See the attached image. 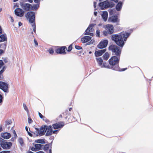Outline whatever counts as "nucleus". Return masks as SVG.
I'll return each instance as SVG.
<instances>
[{
    "instance_id": "nucleus-1",
    "label": "nucleus",
    "mask_w": 153,
    "mask_h": 153,
    "mask_svg": "<svg viewBox=\"0 0 153 153\" xmlns=\"http://www.w3.org/2000/svg\"><path fill=\"white\" fill-rule=\"evenodd\" d=\"M130 33H128L122 32L118 34H113L111 36L112 40L121 47H123L124 44V42L126 41Z\"/></svg>"
},
{
    "instance_id": "nucleus-2",
    "label": "nucleus",
    "mask_w": 153,
    "mask_h": 153,
    "mask_svg": "<svg viewBox=\"0 0 153 153\" xmlns=\"http://www.w3.org/2000/svg\"><path fill=\"white\" fill-rule=\"evenodd\" d=\"M25 16L27 20L33 27L34 32L36 33L35 14L34 12L29 11L25 14Z\"/></svg>"
},
{
    "instance_id": "nucleus-3",
    "label": "nucleus",
    "mask_w": 153,
    "mask_h": 153,
    "mask_svg": "<svg viewBox=\"0 0 153 153\" xmlns=\"http://www.w3.org/2000/svg\"><path fill=\"white\" fill-rule=\"evenodd\" d=\"M120 59V57L116 56H112L108 60L111 69L114 70H119V66L117 65Z\"/></svg>"
},
{
    "instance_id": "nucleus-4",
    "label": "nucleus",
    "mask_w": 153,
    "mask_h": 153,
    "mask_svg": "<svg viewBox=\"0 0 153 153\" xmlns=\"http://www.w3.org/2000/svg\"><path fill=\"white\" fill-rule=\"evenodd\" d=\"M108 49L109 51H111L113 55H114L117 56H120L121 50L119 47L115 45H111L109 47Z\"/></svg>"
},
{
    "instance_id": "nucleus-5",
    "label": "nucleus",
    "mask_w": 153,
    "mask_h": 153,
    "mask_svg": "<svg viewBox=\"0 0 153 153\" xmlns=\"http://www.w3.org/2000/svg\"><path fill=\"white\" fill-rule=\"evenodd\" d=\"M99 6L102 9H104L109 7L112 8L114 7V4L112 2L110 3L108 0H106L103 2L100 3Z\"/></svg>"
},
{
    "instance_id": "nucleus-6",
    "label": "nucleus",
    "mask_w": 153,
    "mask_h": 153,
    "mask_svg": "<svg viewBox=\"0 0 153 153\" xmlns=\"http://www.w3.org/2000/svg\"><path fill=\"white\" fill-rule=\"evenodd\" d=\"M66 50H67V48L65 46H57L55 49V51L57 53L65 54L66 53L65 52Z\"/></svg>"
},
{
    "instance_id": "nucleus-7",
    "label": "nucleus",
    "mask_w": 153,
    "mask_h": 153,
    "mask_svg": "<svg viewBox=\"0 0 153 153\" xmlns=\"http://www.w3.org/2000/svg\"><path fill=\"white\" fill-rule=\"evenodd\" d=\"M0 144L4 149H7L10 148V142H6L1 137H0Z\"/></svg>"
},
{
    "instance_id": "nucleus-8",
    "label": "nucleus",
    "mask_w": 153,
    "mask_h": 153,
    "mask_svg": "<svg viewBox=\"0 0 153 153\" xmlns=\"http://www.w3.org/2000/svg\"><path fill=\"white\" fill-rule=\"evenodd\" d=\"M38 134L40 136H42L45 134L47 129V126L44 125L41 127L40 130L36 128Z\"/></svg>"
},
{
    "instance_id": "nucleus-9",
    "label": "nucleus",
    "mask_w": 153,
    "mask_h": 153,
    "mask_svg": "<svg viewBox=\"0 0 153 153\" xmlns=\"http://www.w3.org/2000/svg\"><path fill=\"white\" fill-rule=\"evenodd\" d=\"M21 6L22 8L26 11L33 10L32 8L33 7L30 4L22 3L21 4Z\"/></svg>"
},
{
    "instance_id": "nucleus-10",
    "label": "nucleus",
    "mask_w": 153,
    "mask_h": 153,
    "mask_svg": "<svg viewBox=\"0 0 153 153\" xmlns=\"http://www.w3.org/2000/svg\"><path fill=\"white\" fill-rule=\"evenodd\" d=\"M108 41L107 40H104L100 42L97 45L98 48L102 49L105 48L108 44Z\"/></svg>"
},
{
    "instance_id": "nucleus-11",
    "label": "nucleus",
    "mask_w": 153,
    "mask_h": 153,
    "mask_svg": "<svg viewBox=\"0 0 153 153\" xmlns=\"http://www.w3.org/2000/svg\"><path fill=\"white\" fill-rule=\"evenodd\" d=\"M15 13L16 16L20 17L23 16L24 14V11L19 8H17L15 10Z\"/></svg>"
},
{
    "instance_id": "nucleus-12",
    "label": "nucleus",
    "mask_w": 153,
    "mask_h": 153,
    "mask_svg": "<svg viewBox=\"0 0 153 153\" xmlns=\"http://www.w3.org/2000/svg\"><path fill=\"white\" fill-rule=\"evenodd\" d=\"M64 126V123L63 122H59L56 123L52 125L53 128L55 129H57L59 128H62Z\"/></svg>"
},
{
    "instance_id": "nucleus-13",
    "label": "nucleus",
    "mask_w": 153,
    "mask_h": 153,
    "mask_svg": "<svg viewBox=\"0 0 153 153\" xmlns=\"http://www.w3.org/2000/svg\"><path fill=\"white\" fill-rule=\"evenodd\" d=\"M0 88L4 92H7L8 89V85L4 82L0 81Z\"/></svg>"
},
{
    "instance_id": "nucleus-14",
    "label": "nucleus",
    "mask_w": 153,
    "mask_h": 153,
    "mask_svg": "<svg viewBox=\"0 0 153 153\" xmlns=\"http://www.w3.org/2000/svg\"><path fill=\"white\" fill-rule=\"evenodd\" d=\"M105 29L108 32V33L109 34H112L114 31V27L113 25H111L108 24L106 25Z\"/></svg>"
},
{
    "instance_id": "nucleus-15",
    "label": "nucleus",
    "mask_w": 153,
    "mask_h": 153,
    "mask_svg": "<svg viewBox=\"0 0 153 153\" xmlns=\"http://www.w3.org/2000/svg\"><path fill=\"white\" fill-rule=\"evenodd\" d=\"M109 22H112L113 23L119 22V19L118 18L117 16H113L109 17L108 19Z\"/></svg>"
},
{
    "instance_id": "nucleus-16",
    "label": "nucleus",
    "mask_w": 153,
    "mask_h": 153,
    "mask_svg": "<svg viewBox=\"0 0 153 153\" xmlns=\"http://www.w3.org/2000/svg\"><path fill=\"white\" fill-rule=\"evenodd\" d=\"M105 49L102 50H99L97 51H96L95 52V55L96 57H98L101 56L106 51Z\"/></svg>"
},
{
    "instance_id": "nucleus-17",
    "label": "nucleus",
    "mask_w": 153,
    "mask_h": 153,
    "mask_svg": "<svg viewBox=\"0 0 153 153\" xmlns=\"http://www.w3.org/2000/svg\"><path fill=\"white\" fill-rule=\"evenodd\" d=\"M46 132L45 134L46 136H49L52 135V134L53 130L52 126L50 125L48 126H47V129L46 130Z\"/></svg>"
},
{
    "instance_id": "nucleus-18",
    "label": "nucleus",
    "mask_w": 153,
    "mask_h": 153,
    "mask_svg": "<svg viewBox=\"0 0 153 153\" xmlns=\"http://www.w3.org/2000/svg\"><path fill=\"white\" fill-rule=\"evenodd\" d=\"M91 37L89 36H85L81 38V41L83 43H85L88 42L90 40Z\"/></svg>"
},
{
    "instance_id": "nucleus-19",
    "label": "nucleus",
    "mask_w": 153,
    "mask_h": 153,
    "mask_svg": "<svg viewBox=\"0 0 153 153\" xmlns=\"http://www.w3.org/2000/svg\"><path fill=\"white\" fill-rule=\"evenodd\" d=\"M12 132L13 133V136L11 138V139L10 140L12 142H14L15 141L17 137V135L16 134V132L14 130H12Z\"/></svg>"
},
{
    "instance_id": "nucleus-20",
    "label": "nucleus",
    "mask_w": 153,
    "mask_h": 153,
    "mask_svg": "<svg viewBox=\"0 0 153 153\" xmlns=\"http://www.w3.org/2000/svg\"><path fill=\"white\" fill-rule=\"evenodd\" d=\"M1 136L4 139H8L10 138V133L6 132L1 134Z\"/></svg>"
},
{
    "instance_id": "nucleus-21",
    "label": "nucleus",
    "mask_w": 153,
    "mask_h": 153,
    "mask_svg": "<svg viewBox=\"0 0 153 153\" xmlns=\"http://www.w3.org/2000/svg\"><path fill=\"white\" fill-rule=\"evenodd\" d=\"M122 3L120 1L119 2L116 7V10L117 11H120L122 7Z\"/></svg>"
},
{
    "instance_id": "nucleus-22",
    "label": "nucleus",
    "mask_w": 153,
    "mask_h": 153,
    "mask_svg": "<svg viewBox=\"0 0 153 153\" xmlns=\"http://www.w3.org/2000/svg\"><path fill=\"white\" fill-rule=\"evenodd\" d=\"M108 13L107 12L104 11L102 15V17L105 21H106L107 19Z\"/></svg>"
},
{
    "instance_id": "nucleus-23",
    "label": "nucleus",
    "mask_w": 153,
    "mask_h": 153,
    "mask_svg": "<svg viewBox=\"0 0 153 153\" xmlns=\"http://www.w3.org/2000/svg\"><path fill=\"white\" fill-rule=\"evenodd\" d=\"M96 25L95 24H91L89 25L87 29H88V30H89L90 32H93L94 31V29L93 27Z\"/></svg>"
},
{
    "instance_id": "nucleus-24",
    "label": "nucleus",
    "mask_w": 153,
    "mask_h": 153,
    "mask_svg": "<svg viewBox=\"0 0 153 153\" xmlns=\"http://www.w3.org/2000/svg\"><path fill=\"white\" fill-rule=\"evenodd\" d=\"M35 147L36 149V150H39L42 149L43 146H44L43 145H41L39 144H36L35 145Z\"/></svg>"
},
{
    "instance_id": "nucleus-25",
    "label": "nucleus",
    "mask_w": 153,
    "mask_h": 153,
    "mask_svg": "<svg viewBox=\"0 0 153 153\" xmlns=\"http://www.w3.org/2000/svg\"><path fill=\"white\" fill-rule=\"evenodd\" d=\"M7 40V38L5 35H1L0 36V42H4Z\"/></svg>"
},
{
    "instance_id": "nucleus-26",
    "label": "nucleus",
    "mask_w": 153,
    "mask_h": 153,
    "mask_svg": "<svg viewBox=\"0 0 153 153\" xmlns=\"http://www.w3.org/2000/svg\"><path fill=\"white\" fill-rule=\"evenodd\" d=\"M97 61L99 65L101 66L103 63V60L100 57L97 58Z\"/></svg>"
},
{
    "instance_id": "nucleus-27",
    "label": "nucleus",
    "mask_w": 153,
    "mask_h": 153,
    "mask_svg": "<svg viewBox=\"0 0 153 153\" xmlns=\"http://www.w3.org/2000/svg\"><path fill=\"white\" fill-rule=\"evenodd\" d=\"M101 67H105L111 69V67L108 64L105 62H104L101 66Z\"/></svg>"
},
{
    "instance_id": "nucleus-28",
    "label": "nucleus",
    "mask_w": 153,
    "mask_h": 153,
    "mask_svg": "<svg viewBox=\"0 0 153 153\" xmlns=\"http://www.w3.org/2000/svg\"><path fill=\"white\" fill-rule=\"evenodd\" d=\"M110 55L109 53L106 52L103 55V58L104 60H107L109 58Z\"/></svg>"
},
{
    "instance_id": "nucleus-29",
    "label": "nucleus",
    "mask_w": 153,
    "mask_h": 153,
    "mask_svg": "<svg viewBox=\"0 0 153 153\" xmlns=\"http://www.w3.org/2000/svg\"><path fill=\"white\" fill-rule=\"evenodd\" d=\"M44 146H43L42 149L45 151H46L50 147V145L49 144H46L45 145H43Z\"/></svg>"
},
{
    "instance_id": "nucleus-30",
    "label": "nucleus",
    "mask_w": 153,
    "mask_h": 153,
    "mask_svg": "<svg viewBox=\"0 0 153 153\" xmlns=\"http://www.w3.org/2000/svg\"><path fill=\"white\" fill-rule=\"evenodd\" d=\"M35 142L42 144H44L45 143V139H39L36 140Z\"/></svg>"
},
{
    "instance_id": "nucleus-31",
    "label": "nucleus",
    "mask_w": 153,
    "mask_h": 153,
    "mask_svg": "<svg viewBox=\"0 0 153 153\" xmlns=\"http://www.w3.org/2000/svg\"><path fill=\"white\" fill-rule=\"evenodd\" d=\"M89 30H88V29H86L85 31V35H90L92 36H94V34L93 33H90Z\"/></svg>"
},
{
    "instance_id": "nucleus-32",
    "label": "nucleus",
    "mask_w": 153,
    "mask_h": 153,
    "mask_svg": "<svg viewBox=\"0 0 153 153\" xmlns=\"http://www.w3.org/2000/svg\"><path fill=\"white\" fill-rule=\"evenodd\" d=\"M10 121L9 120H7L6 121L5 124V126L6 127V128H7L8 129H9L10 126Z\"/></svg>"
},
{
    "instance_id": "nucleus-33",
    "label": "nucleus",
    "mask_w": 153,
    "mask_h": 153,
    "mask_svg": "<svg viewBox=\"0 0 153 153\" xmlns=\"http://www.w3.org/2000/svg\"><path fill=\"white\" fill-rule=\"evenodd\" d=\"M4 68L5 67H3L2 69L0 71V80L2 79L3 78V76L2 74V73L4 71Z\"/></svg>"
},
{
    "instance_id": "nucleus-34",
    "label": "nucleus",
    "mask_w": 153,
    "mask_h": 153,
    "mask_svg": "<svg viewBox=\"0 0 153 153\" xmlns=\"http://www.w3.org/2000/svg\"><path fill=\"white\" fill-rule=\"evenodd\" d=\"M18 141L21 146H22L24 144L23 140L22 138H19L18 139Z\"/></svg>"
},
{
    "instance_id": "nucleus-35",
    "label": "nucleus",
    "mask_w": 153,
    "mask_h": 153,
    "mask_svg": "<svg viewBox=\"0 0 153 153\" xmlns=\"http://www.w3.org/2000/svg\"><path fill=\"white\" fill-rule=\"evenodd\" d=\"M6 47V44L4 43L1 44H0V48L3 49H5Z\"/></svg>"
},
{
    "instance_id": "nucleus-36",
    "label": "nucleus",
    "mask_w": 153,
    "mask_h": 153,
    "mask_svg": "<svg viewBox=\"0 0 153 153\" xmlns=\"http://www.w3.org/2000/svg\"><path fill=\"white\" fill-rule=\"evenodd\" d=\"M23 106L25 110L27 112H29L28 109L25 104L24 103L23 104Z\"/></svg>"
},
{
    "instance_id": "nucleus-37",
    "label": "nucleus",
    "mask_w": 153,
    "mask_h": 153,
    "mask_svg": "<svg viewBox=\"0 0 153 153\" xmlns=\"http://www.w3.org/2000/svg\"><path fill=\"white\" fill-rule=\"evenodd\" d=\"M72 49V44H71L68 47L67 50L68 52H70L71 51Z\"/></svg>"
},
{
    "instance_id": "nucleus-38",
    "label": "nucleus",
    "mask_w": 153,
    "mask_h": 153,
    "mask_svg": "<svg viewBox=\"0 0 153 153\" xmlns=\"http://www.w3.org/2000/svg\"><path fill=\"white\" fill-rule=\"evenodd\" d=\"M25 129L26 131H27L28 134L30 136L32 137L33 136L32 134L30 133L28 131V128L27 126H26L25 127Z\"/></svg>"
},
{
    "instance_id": "nucleus-39",
    "label": "nucleus",
    "mask_w": 153,
    "mask_h": 153,
    "mask_svg": "<svg viewBox=\"0 0 153 153\" xmlns=\"http://www.w3.org/2000/svg\"><path fill=\"white\" fill-rule=\"evenodd\" d=\"M49 53L51 54H53L54 53V51L53 48H50L48 50Z\"/></svg>"
},
{
    "instance_id": "nucleus-40",
    "label": "nucleus",
    "mask_w": 153,
    "mask_h": 153,
    "mask_svg": "<svg viewBox=\"0 0 153 153\" xmlns=\"http://www.w3.org/2000/svg\"><path fill=\"white\" fill-rule=\"evenodd\" d=\"M96 36L99 37H100V31L99 30V29L97 30H96Z\"/></svg>"
},
{
    "instance_id": "nucleus-41",
    "label": "nucleus",
    "mask_w": 153,
    "mask_h": 153,
    "mask_svg": "<svg viewBox=\"0 0 153 153\" xmlns=\"http://www.w3.org/2000/svg\"><path fill=\"white\" fill-rule=\"evenodd\" d=\"M75 48L77 50H81L82 49V47L79 46L75 45Z\"/></svg>"
},
{
    "instance_id": "nucleus-42",
    "label": "nucleus",
    "mask_w": 153,
    "mask_h": 153,
    "mask_svg": "<svg viewBox=\"0 0 153 153\" xmlns=\"http://www.w3.org/2000/svg\"><path fill=\"white\" fill-rule=\"evenodd\" d=\"M41 119H43V118H45V117H44L39 112L38 113Z\"/></svg>"
},
{
    "instance_id": "nucleus-43",
    "label": "nucleus",
    "mask_w": 153,
    "mask_h": 153,
    "mask_svg": "<svg viewBox=\"0 0 153 153\" xmlns=\"http://www.w3.org/2000/svg\"><path fill=\"white\" fill-rule=\"evenodd\" d=\"M39 7V4H35L33 5V7L35 9H37Z\"/></svg>"
},
{
    "instance_id": "nucleus-44",
    "label": "nucleus",
    "mask_w": 153,
    "mask_h": 153,
    "mask_svg": "<svg viewBox=\"0 0 153 153\" xmlns=\"http://www.w3.org/2000/svg\"><path fill=\"white\" fill-rule=\"evenodd\" d=\"M3 62L2 60H0V68L3 66Z\"/></svg>"
},
{
    "instance_id": "nucleus-45",
    "label": "nucleus",
    "mask_w": 153,
    "mask_h": 153,
    "mask_svg": "<svg viewBox=\"0 0 153 153\" xmlns=\"http://www.w3.org/2000/svg\"><path fill=\"white\" fill-rule=\"evenodd\" d=\"M127 69V68H122L121 69H120V68L119 67V70H116V71H125Z\"/></svg>"
},
{
    "instance_id": "nucleus-46",
    "label": "nucleus",
    "mask_w": 153,
    "mask_h": 153,
    "mask_svg": "<svg viewBox=\"0 0 153 153\" xmlns=\"http://www.w3.org/2000/svg\"><path fill=\"white\" fill-rule=\"evenodd\" d=\"M33 122V120L30 117H29L28 118V122L29 123H31Z\"/></svg>"
},
{
    "instance_id": "nucleus-47",
    "label": "nucleus",
    "mask_w": 153,
    "mask_h": 153,
    "mask_svg": "<svg viewBox=\"0 0 153 153\" xmlns=\"http://www.w3.org/2000/svg\"><path fill=\"white\" fill-rule=\"evenodd\" d=\"M103 34L104 35L106 36H107L108 34V32H107V31H104L103 32Z\"/></svg>"
},
{
    "instance_id": "nucleus-48",
    "label": "nucleus",
    "mask_w": 153,
    "mask_h": 153,
    "mask_svg": "<svg viewBox=\"0 0 153 153\" xmlns=\"http://www.w3.org/2000/svg\"><path fill=\"white\" fill-rule=\"evenodd\" d=\"M34 42L36 45V46H37L38 45V43L36 40L35 39H34Z\"/></svg>"
},
{
    "instance_id": "nucleus-49",
    "label": "nucleus",
    "mask_w": 153,
    "mask_h": 153,
    "mask_svg": "<svg viewBox=\"0 0 153 153\" xmlns=\"http://www.w3.org/2000/svg\"><path fill=\"white\" fill-rule=\"evenodd\" d=\"M34 2L35 3H37V4H39L40 1V0H33Z\"/></svg>"
},
{
    "instance_id": "nucleus-50",
    "label": "nucleus",
    "mask_w": 153,
    "mask_h": 153,
    "mask_svg": "<svg viewBox=\"0 0 153 153\" xmlns=\"http://www.w3.org/2000/svg\"><path fill=\"white\" fill-rule=\"evenodd\" d=\"M0 153H10V151H3Z\"/></svg>"
},
{
    "instance_id": "nucleus-51",
    "label": "nucleus",
    "mask_w": 153,
    "mask_h": 153,
    "mask_svg": "<svg viewBox=\"0 0 153 153\" xmlns=\"http://www.w3.org/2000/svg\"><path fill=\"white\" fill-rule=\"evenodd\" d=\"M3 97L0 94V103L2 102Z\"/></svg>"
},
{
    "instance_id": "nucleus-52",
    "label": "nucleus",
    "mask_w": 153,
    "mask_h": 153,
    "mask_svg": "<svg viewBox=\"0 0 153 153\" xmlns=\"http://www.w3.org/2000/svg\"><path fill=\"white\" fill-rule=\"evenodd\" d=\"M31 150L32 151H37V150H36V149L35 147V148H34V147L32 148L31 149Z\"/></svg>"
},
{
    "instance_id": "nucleus-53",
    "label": "nucleus",
    "mask_w": 153,
    "mask_h": 153,
    "mask_svg": "<svg viewBox=\"0 0 153 153\" xmlns=\"http://www.w3.org/2000/svg\"><path fill=\"white\" fill-rule=\"evenodd\" d=\"M58 131V130H54L53 131V132H52V133L53 134H56L57 133V132Z\"/></svg>"
},
{
    "instance_id": "nucleus-54",
    "label": "nucleus",
    "mask_w": 153,
    "mask_h": 153,
    "mask_svg": "<svg viewBox=\"0 0 153 153\" xmlns=\"http://www.w3.org/2000/svg\"><path fill=\"white\" fill-rule=\"evenodd\" d=\"M45 121L47 123H48L49 122V120L48 119H47L45 117Z\"/></svg>"
},
{
    "instance_id": "nucleus-55",
    "label": "nucleus",
    "mask_w": 153,
    "mask_h": 153,
    "mask_svg": "<svg viewBox=\"0 0 153 153\" xmlns=\"http://www.w3.org/2000/svg\"><path fill=\"white\" fill-rule=\"evenodd\" d=\"M68 110H66L64 113H62V114H66L67 115L68 114Z\"/></svg>"
},
{
    "instance_id": "nucleus-56",
    "label": "nucleus",
    "mask_w": 153,
    "mask_h": 153,
    "mask_svg": "<svg viewBox=\"0 0 153 153\" xmlns=\"http://www.w3.org/2000/svg\"><path fill=\"white\" fill-rule=\"evenodd\" d=\"M3 53V51L2 50L0 49V55H1Z\"/></svg>"
},
{
    "instance_id": "nucleus-57",
    "label": "nucleus",
    "mask_w": 153,
    "mask_h": 153,
    "mask_svg": "<svg viewBox=\"0 0 153 153\" xmlns=\"http://www.w3.org/2000/svg\"><path fill=\"white\" fill-rule=\"evenodd\" d=\"M49 153H52V151H51V146H50V149L49 150Z\"/></svg>"
},
{
    "instance_id": "nucleus-58",
    "label": "nucleus",
    "mask_w": 153,
    "mask_h": 153,
    "mask_svg": "<svg viewBox=\"0 0 153 153\" xmlns=\"http://www.w3.org/2000/svg\"><path fill=\"white\" fill-rule=\"evenodd\" d=\"M22 25V23L21 22H19V26H20Z\"/></svg>"
},
{
    "instance_id": "nucleus-59",
    "label": "nucleus",
    "mask_w": 153,
    "mask_h": 153,
    "mask_svg": "<svg viewBox=\"0 0 153 153\" xmlns=\"http://www.w3.org/2000/svg\"><path fill=\"white\" fill-rule=\"evenodd\" d=\"M111 1H114V2L117 3L118 2V0H111Z\"/></svg>"
},
{
    "instance_id": "nucleus-60",
    "label": "nucleus",
    "mask_w": 153,
    "mask_h": 153,
    "mask_svg": "<svg viewBox=\"0 0 153 153\" xmlns=\"http://www.w3.org/2000/svg\"><path fill=\"white\" fill-rule=\"evenodd\" d=\"M97 12H94V15L95 16H96L97 15Z\"/></svg>"
},
{
    "instance_id": "nucleus-61",
    "label": "nucleus",
    "mask_w": 153,
    "mask_h": 153,
    "mask_svg": "<svg viewBox=\"0 0 153 153\" xmlns=\"http://www.w3.org/2000/svg\"><path fill=\"white\" fill-rule=\"evenodd\" d=\"M2 130V127L1 126H0V131L1 132Z\"/></svg>"
},
{
    "instance_id": "nucleus-62",
    "label": "nucleus",
    "mask_w": 153,
    "mask_h": 153,
    "mask_svg": "<svg viewBox=\"0 0 153 153\" xmlns=\"http://www.w3.org/2000/svg\"><path fill=\"white\" fill-rule=\"evenodd\" d=\"M2 33V29L1 27H0V34Z\"/></svg>"
},
{
    "instance_id": "nucleus-63",
    "label": "nucleus",
    "mask_w": 153,
    "mask_h": 153,
    "mask_svg": "<svg viewBox=\"0 0 153 153\" xmlns=\"http://www.w3.org/2000/svg\"><path fill=\"white\" fill-rule=\"evenodd\" d=\"M36 153H45L42 151H39V152H36Z\"/></svg>"
},
{
    "instance_id": "nucleus-64",
    "label": "nucleus",
    "mask_w": 153,
    "mask_h": 153,
    "mask_svg": "<svg viewBox=\"0 0 153 153\" xmlns=\"http://www.w3.org/2000/svg\"><path fill=\"white\" fill-rule=\"evenodd\" d=\"M27 1L30 2V3H32L33 2V0H27Z\"/></svg>"
}]
</instances>
